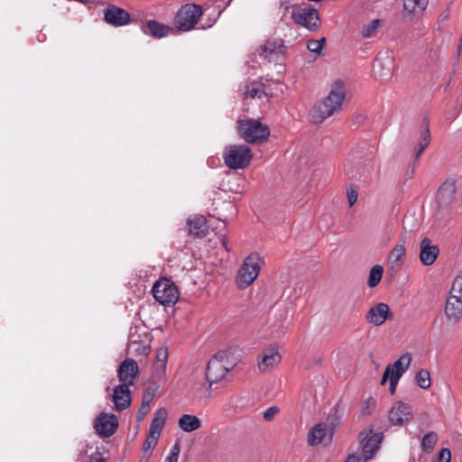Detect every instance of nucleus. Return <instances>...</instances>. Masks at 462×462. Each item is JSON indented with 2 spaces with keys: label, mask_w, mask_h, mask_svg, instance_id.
<instances>
[{
  "label": "nucleus",
  "mask_w": 462,
  "mask_h": 462,
  "mask_svg": "<svg viewBox=\"0 0 462 462\" xmlns=\"http://www.w3.org/2000/svg\"><path fill=\"white\" fill-rule=\"evenodd\" d=\"M345 97V84L341 80H337L332 84L328 95L324 99L317 102L311 108L310 112L311 122L313 124H320L336 112L341 110Z\"/></svg>",
  "instance_id": "nucleus-1"
},
{
  "label": "nucleus",
  "mask_w": 462,
  "mask_h": 462,
  "mask_svg": "<svg viewBox=\"0 0 462 462\" xmlns=\"http://www.w3.org/2000/svg\"><path fill=\"white\" fill-rule=\"evenodd\" d=\"M236 365V361L231 357L230 350L217 352L208 363L206 378L211 386L223 380L227 372L231 371Z\"/></svg>",
  "instance_id": "nucleus-2"
},
{
  "label": "nucleus",
  "mask_w": 462,
  "mask_h": 462,
  "mask_svg": "<svg viewBox=\"0 0 462 462\" xmlns=\"http://www.w3.org/2000/svg\"><path fill=\"white\" fill-rule=\"evenodd\" d=\"M262 266V259L257 254H251L238 270L236 282L239 289L250 286L258 277Z\"/></svg>",
  "instance_id": "nucleus-3"
},
{
  "label": "nucleus",
  "mask_w": 462,
  "mask_h": 462,
  "mask_svg": "<svg viewBox=\"0 0 462 462\" xmlns=\"http://www.w3.org/2000/svg\"><path fill=\"white\" fill-rule=\"evenodd\" d=\"M252 157L251 149L244 144L226 146L223 152L225 164L231 170L246 168Z\"/></svg>",
  "instance_id": "nucleus-4"
},
{
  "label": "nucleus",
  "mask_w": 462,
  "mask_h": 462,
  "mask_svg": "<svg viewBox=\"0 0 462 462\" xmlns=\"http://www.w3.org/2000/svg\"><path fill=\"white\" fill-rule=\"evenodd\" d=\"M202 15V8L196 4H186L177 12L174 24L180 32H189L195 28L199 17Z\"/></svg>",
  "instance_id": "nucleus-5"
},
{
  "label": "nucleus",
  "mask_w": 462,
  "mask_h": 462,
  "mask_svg": "<svg viewBox=\"0 0 462 462\" xmlns=\"http://www.w3.org/2000/svg\"><path fill=\"white\" fill-rule=\"evenodd\" d=\"M154 299L164 306H171L177 302L180 291L175 283L167 278L155 282L152 288Z\"/></svg>",
  "instance_id": "nucleus-6"
},
{
  "label": "nucleus",
  "mask_w": 462,
  "mask_h": 462,
  "mask_svg": "<svg viewBox=\"0 0 462 462\" xmlns=\"http://www.w3.org/2000/svg\"><path fill=\"white\" fill-rule=\"evenodd\" d=\"M383 435H365L360 441L361 453L350 454L345 462H367L380 448Z\"/></svg>",
  "instance_id": "nucleus-7"
},
{
  "label": "nucleus",
  "mask_w": 462,
  "mask_h": 462,
  "mask_svg": "<svg viewBox=\"0 0 462 462\" xmlns=\"http://www.w3.org/2000/svg\"><path fill=\"white\" fill-rule=\"evenodd\" d=\"M239 133L247 143H257L270 135L269 128L257 120H247L239 125Z\"/></svg>",
  "instance_id": "nucleus-8"
},
{
  "label": "nucleus",
  "mask_w": 462,
  "mask_h": 462,
  "mask_svg": "<svg viewBox=\"0 0 462 462\" xmlns=\"http://www.w3.org/2000/svg\"><path fill=\"white\" fill-rule=\"evenodd\" d=\"M344 411L340 410L338 403L334 405L325 420L316 424L309 433H333L336 428L342 422Z\"/></svg>",
  "instance_id": "nucleus-9"
},
{
  "label": "nucleus",
  "mask_w": 462,
  "mask_h": 462,
  "mask_svg": "<svg viewBox=\"0 0 462 462\" xmlns=\"http://www.w3.org/2000/svg\"><path fill=\"white\" fill-rule=\"evenodd\" d=\"M104 21L114 27H121L130 23L131 16L124 8L108 5L104 10Z\"/></svg>",
  "instance_id": "nucleus-10"
},
{
  "label": "nucleus",
  "mask_w": 462,
  "mask_h": 462,
  "mask_svg": "<svg viewBox=\"0 0 462 462\" xmlns=\"http://www.w3.org/2000/svg\"><path fill=\"white\" fill-rule=\"evenodd\" d=\"M285 47L282 40H270L262 47L260 56L272 62H282L284 59Z\"/></svg>",
  "instance_id": "nucleus-11"
},
{
  "label": "nucleus",
  "mask_w": 462,
  "mask_h": 462,
  "mask_svg": "<svg viewBox=\"0 0 462 462\" xmlns=\"http://www.w3.org/2000/svg\"><path fill=\"white\" fill-rule=\"evenodd\" d=\"M139 373L138 364L132 358L125 359L117 369V376L121 383L127 386L134 384V379Z\"/></svg>",
  "instance_id": "nucleus-12"
},
{
  "label": "nucleus",
  "mask_w": 462,
  "mask_h": 462,
  "mask_svg": "<svg viewBox=\"0 0 462 462\" xmlns=\"http://www.w3.org/2000/svg\"><path fill=\"white\" fill-rule=\"evenodd\" d=\"M294 21L310 30L318 28L319 14L314 8H298L292 12Z\"/></svg>",
  "instance_id": "nucleus-13"
},
{
  "label": "nucleus",
  "mask_w": 462,
  "mask_h": 462,
  "mask_svg": "<svg viewBox=\"0 0 462 462\" xmlns=\"http://www.w3.org/2000/svg\"><path fill=\"white\" fill-rule=\"evenodd\" d=\"M412 408L410 404L399 402L389 411L388 419L393 425H402L411 420Z\"/></svg>",
  "instance_id": "nucleus-14"
},
{
  "label": "nucleus",
  "mask_w": 462,
  "mask_h": 462,
  "mask_svg": "<svg viewBox=\"0 0 462 462\" xmlns=\"http://www.w3.org/2000/svg\"><path fill=\"white\" fill-rule=\"evenodd\" d=\"M439 248L432 245L429 237H424L420 244V260L425 266L432 265L438 258Z\"/></svg>",
  "instance_id": "nucleus-15"
},
{
  "label": "nucleus",
  "mask_w": 462,
  "mask_h": 462,
  "mask_svg": "<svg viewBox=\"0 0 462 462\" xmlns=\"http://www.w3.org/2000/svg\"><path fill=\"white\" fill-rule=\"evenodd\" d=\"M444 313L448 324L457 325L459 323L462 319V300L448 295Z\"/></svg>",
  "instance_id": "nucleus-16"
},
{
  "label": "nucleus",
  "mask_w": 462,
  "mask_h": 462,
  "mask_svg": "<svg viewBox=\"0 0 462 462\" xmlns=\"http://www.w3.org/2000/svg\"><path fill=\"white\" fill-rule=\"evenodd\" d=\"M390 308L386 303L380 302L376 303L369 309L366 313L365 319L367 322L374 325L381 326L386 319L391 316Z\"/></svg>",
  "instance_id": "nucleus-17"
},
{
  "label": "nucleus",
  "mask_w": 462,
  "mask_h": 462,
  "mask_svg": "<svg viewBox=\"0 0 462 462\" xmlns=\"http://www.w3.org/2000/svg\"><path fill=\"white\" fill-rule=\"evenodd\" d=\"M118 427V420L116 415L101 413L94 422L96 433H116Z\"/></svg>",
  "instance_id": "nucleus-18"
},
{
  "label": "nucleus",
  "mask_w": 462,
  "mask_h": 462,
  "mask_svg": "<svg viewBox=\"0 0 462 462\" xmlns=\"http://www.w3.org/2000/svg\"><path fill=\"white\" fill-rule=\"evenodd\" d=\"M456 184L453 180L445 181L438 189L436 199L441 208L448 207L455 199Z\"/></svg>",
  "instance_id": "nucleus-19"
},
{
  "label": "nucleus",
  "mask_w": 462,
  "mask_h": 462,
  "mask_svg": "<svg viewBox=\"0 0 462 462\" xmlns=\"http://www.w3.org/2000/svg\"><path fill=\"white\" fill-rule=\"evenodd\" d=\"M112 400L117 411H124L131 403V393L129 386L120 383L116 386L112 394Z\"/></svg>",
  "instance_id": "nucleus-20"
},
{
  "label": "nucleus",
  "mask_w": 462,
  "mask_h": 462,
  "mask_svg": "<svg viewBox=\"0 0 462 462\" xmlns=\"http://www.w3.org/2000/svg\"><path fill=\"white\" fill-rule=\"evenodd\" d=\"M142 31L146 35L160 39L168 36L173 29L155 20H149L147 23L142 27Z\"/></svg>",
  "instance_id": "nucleus-21"
},
{
  "label": "nucleus",
  "mask_w": 462,
  "mask_h": 462,
  "mask_svg": "<svg viewBox=\"0 0 462 462\" xmlns=\"http://www.w3.org/2000/svg\"><path fill=\"white\" fill-rule=\"evenodd\" d=\"M189 233L196 236H205L208 231L206 217L201 215L194 216L187 220Z\"/></svg>",
  "instance_id": "nucleus-22"
},
{
  "label": "nucleus",
  "mask_w": 462,
  "mask_h": 462,
  "mask_svg": "<svg viewBox=\"0 0 462 462\" xmlns=\"http://www.w3.org/2000/svg\"><path fill=\"white\" fill-rule=\"evenodd\" d=\"M429 123H430V121H429L428 117H424L422 119L423 129L421 130L420 138L418 140L416 154H415L416 160H418L420 158V154L423 152V151L427 148V146L430 143V133Z\"/></svg>",
  "instance_id": "nucleus-23"
},
{
  "label": "nucleus",
  "mask_w": 462,
  "mask_h": 462,
  "mask_svg": "<svg viewBox=\"0 0 462 462\" xmlns=\"http://www.w3.org/2000/svg\"><path fill=\"white\" fill-rule=\"evenodd\" d=\"M411 362V355L410 353L403 354L391 365V376L401 378L409 368Z\"/></svg>",
  "instance_id": "nucleus-24"
},
{
  "label": "nucleus",
  "mask_w": 462,
  "mask_h": 462,
  "mask_svg": "<svg viewBox=\"0 0 462 462\" xmlns=\"http://www.w3.org/2000/svg\"><path fill=\"white\" fill-rule=\"evenodd\" d=\"M281 356L275 349L267 350L262 357V361L258 364L259 369L265 371L268 368L277 365L281 362Z\"/></svg>",
  "instance_id": "nucleus-25"
},
{
  "label": "nucleus",
  "mask_w": 462,
  "mask_h": 462,
  "mask_svg": "<svg viewBox=\"0 0 462 462\" xmlns=\"http://www.w3.org/2000/svg\"><path fill=\"white\" fill-rule=\"evenodd\" d=\"M201 426L200 420L190 414H184L179 419V427L185 432H191Z\"/></svg>",
  "instance_id": "nucleus-26"
},
{
  "label": "nucleus",
  "mask_w": 462,
  "mask_h": 462,
  "mask_svg": "<svg viewBox=\"0 0 462 462\" xmlns=\"http://www.w3.org/2000/svg\"><path fill=\"white\" fill-rule=\"evenodd\" d=\"M167 414L168 413L165 409H159L158 411H156V412L153 415V419L152 420L151 426H150L149 433H161L162 432L164 423H165V420L167 418Z\"/></svg>",
  "instance_id": "nucleus-27"
},
{
  "label": "nucleus",
  "mask_w": 462,
  "mask_h": 462,
  "mask_svg": "<svg viewBox=\"0 0 462 462\" xmlns=\"http://www.w3.org/2000/svg\"><path fill=\"white\" fill-rule=\"evenodd\" d=\"M406 253L404 243L396 245L389 254V263L391 268L400 267L401 262L402 261Z\"/></svg>",
  "instance_id": "nucleus-28"
},
{
  "label": "nucleus",
  "mask_w": 462,
  "mask_h": 462,
  "mask_svg": "<svg viewBox=\"0 0 462 462\" xmlns=\"http://www.w3.org/2000/svg\"><path fill=\"white\" fill-rule=\"evenodd\" d=\"M427 6L426 0H403L404 11L409 14H421Z\"/></svg>",
  "instance_id": "nucleus-29"
},
{
  "label": "nucleus",
  "mask_w": 462,
  "mask_h": 462,
  "mask_svg": "<svg viewBox=\"0 0 462 462\" xmlns=\"http://www.w3.org/2000/svg\"><path fill=\"white\" fill-rule=\"evenodd\" d=\"M333 441V435H308L307 442L311 447L322 445L328 447Z\"/></svg>",
  "instance_id": "nucleus-30"
},
{
  "label": "nucleus",
  "mask_w": 462,
  "mask_h": 462,
  "mask_svg": "<svg viewBox=\"0 0 462 462\" xmlns=\"http://www.w3.org/2000/svg\"><path fill=\"white\" fill-rule=\"evenodd\" d=\"M382 25V20L381 19H374L365 24L361 32L363 38H372L376 35L378 29Z\"/></svg>",
  "instance_id": "nucleus-31"
},
{
  "label": "nucleus",
  "mask_w": 462,
  "mask_h": 462,
  "mask_svg": "<svg viewBox=\"0 0 462 462\" xmlns=\"http://www.w3.org/2000/svg\"><path fill=\"white\" fill-rule=\"evenodd\" d=\"M383 268L382 265L376 264L370 270L368 277V286L370 288L375 287L382 280Z\"/></svg>",
  "instance_id": "nucleus-32"
},
{
  "label": "nucleus",
  "mask_w": 462,
  "mask_h": 462,
  "mask_svg": "<svg viewBox=\"0 0 462 462\" xmlns=\"http://www.w3.org/2000/svg\"><path fill=\"white\" fill-rule=\"evenodd\" d=\"M418 386L423 390H427L431 385L430 372L427 369L420 370L415 376Z\"/></svg>",
  "instance_id": "nucleus-33"
},
{
  "label": "nucleus",
  "mask_w": 462,
  "mask_h": 462,
  "mask_svg": "<svg viewBox=\"0 0 462 462\" xmlns=\"http://www.w3.org/2000/svg\"><path fill=\"white\" fill-rule=\"evenodd\" d=\"M377 404L376 398L369 396L368 398L362 401L360 404V413L363 416H368L373 413Z\"/></svg>",
  "instance_id": "nucleus-34"
},
{
  "label": "nucleus",
  "mask_w": 462,
  "mask_h": 462,
  "mask_svg": "<svg viewBox=\"0 0 462 462\" xmlns=\"http://www.w3.org/2000/svg\"><path fill=\"white\" fill-rule=\"evenodd\" d=\"M449 295L462 300V272L454 279Z\"/></svg>",
  "instance_id": "nucleus-35"
},
{
  "label": "nucleus",
  "mask_w": 462,
  "mask_h": 462,
  "mask_svg": "<svg viewBox=\"0 0 462 462\" xmlns=\"http://www.w3.org/2000/svg\"><path fill=\"white\" fill-rule=\"evenodd\" d=\"M386 65H387V67L383 68L382 72H377V70H376L377 68L383 67V62H382L381 60H376L374 64V74L378 75L381 78L390 77L391 74H392V61L390 60H388L386 61Z\"/></svg>",
  "instance_id": "nucleus-36"
},
{
  "label": "nucleus",
  "mask_w": 462,
  "mask_h": 462,
  "mask_svg": "<svg viewBox=\"0 0 462 462\" xmlns=\"http://www.w3.org/2000/svg\"><path fill=\"white\" fill-rule=\"evenodd\" d=\"M159 435H147L145 441L143 444V453L152 455V449L158 443Z\"/></svg>",
  "instance_id": "nucleus-37"
},
{
  "label": "nucleus",
  "mask_w": 462,
  "mask_h": 462,
  "mask_svg": "<svg viewBox=\"0 0 462 462\" xmlns=\"http://www.w3.org/2000/svg\"><path fill=\"white\" fill-rule=\"evenodd\" d=\"M436 443V435H423V439L421 440V448L425 452L430 453L432 451Z\"/></svg>",
  "instance_id": "nucleus-38"
},
{
  "label": "nucleus",
  "mask_w": 462,
  "mask_h": 462,
  "mask_svg": "<svg viewBox=\"0 0 462 462\" xmlns=\"http://www.w3.org/2000/svg\"><path fill=\"white\" fill-rule=\"evenodd\" d=\"M168 360V350L167 348H160L157 350L156 354V363L162 371L165 370Z\"/></svg>",
  "instance_id": "nucleus-39"
},
{
  "label": "nucleus",
  "mask_w": 462,
  "mask_h": 462,
  "mask_svg": "<svg viewBox=\"0 0 462 462\" xmlns=\"http://www.w3.org/2000/svg\"><path fill=\"white\" fill-rule=\"evenodd\" d=\"M325 38L320 40H310L307 44V48L310 52L319 54L323 49Z\"/></svg>",
  "instance_id": "nucleus-40"
},
{
  "label": "nucleus",
  "mask_w": 462,
  "mask_h": 462,
  "mask_svg": "<svg viewBox=\"0 0 462 462\" xmlns=\"http://www.w3.org/2000/svg\"><path fill=\"white\" fill-rule=\"evenodd\" d=\"M180 452V441L177 440L176 443L171 447L169 455L165 457L164 462H178Z\"/></svg>",
  "instance_id": "nucleus-41"
},
{
  "label": "nucleus",
  "mask_w": 462,
  "mask_h": 462,
  "mask_svg": "<svg viewBox=\"0 0 462 462\" xmlns=\"http://www.w3.org/2000/svg\"><path fill=\"white\" fill-rule=\"evenodd\" d=\"M245 94L246 97H250L252 98H255V97L260 98L263 96H266V93L263 89L256 88L254 85H252L251 87H247V89L245 92Z\"/></svg>",
  "instance_id": "nucleus-42"
},
{
  "label": "nucleus",
  "mask_w": 462,
  "mask_h": 462,
  "mask_svg": "<svg viewBox=\"0 0 462 462\" xmlns=\"http://www.w3.org/2000/svg\"><path fill=\"white\" fill-rule=\"evenodd\" d=\"M279 411L280 409L278 406H271L263 412V417L265 420L271 421Z\"/></svg>",
  "instance_id": "nucleus-43"
},
{
  "label": "nucleus",
  "mask_w": 462,
  "mask_h": 462,
  "mask_svg": "<svg viewBox=\"0 0 462 462\" xmlns=\"http://www.w3.org/2000/svg\"><path fill=\"white\" fill-rule=\"evenodd\" d=\"M451 453L448 448H443L440 449L437 462H450Z\"/></svg>",
  "instance_id": "nucleus-44"
},
{
  "label": "nucleus",
  "mask_w": 462,
  "mask_h": 462,
  "mask_svg": "<svg viewBox=\"0 0 462 462\" xmlns=\"http://www.w3.org/2000/svg\"><path fill=\"white\" fill-rule=\"evenodd\" d=\"M106 458L104 454L97 449L89 456L88 462H106Z\"/></svg>",
  "instance_id": "nucleus-45"
},
{
  "label": "nucleus",
  "mask_w": 462,
  "mask_h": 462,
  "mask_svg": "<svg viewBox=\"0 0 462 462\" xmlns=\"http://www.w3.org/2000/svg\"><path fill=\"white\" fill-rule=\"evenodd\" d=\"M148 411H149L148 404L147 403H142V405H141V407L138 410L137 414H136L137 420H142L146 416Z\"/></svg>",
  "instance_id": "nucleus-46"
},
{
  "label": "nucleus",
  "mask_w": 462,
  "mask_h": 462,
  "mask_svg": "<svg viewBox=\"0 0 462 462\" xmlns=\"http://www.w3.org/2000/svg\"><path fill=\"white\" fill-rule=\"evenodd\" d=\"M357 197L358 195L356 190L351 189L347 191V199L350 207H352L356 202Z\"/></svg>",
  "instance_id": "nucleus-47"
},
{
  "label": "nucleus",
  "mask_w": 462,
  "mask_h": 462,
  "mask_svg": "<svg viewBox=\"0 0 462 462\" xmlns=\"http://www.w3.org/2000/svg\"><path fill=\"white\" fill-rule=\"evenodd\" d=\"M400 378H397V377H394V376H391L390 375V386H389V391L391 393V394H393L396 391V386L398 384V382H399Z\"/></svg>",
  "instance_id": "nucleus-48"
},
{
  "label": "nucleus",
  "mask_w": 462,
  "mask_h": 462,
  "mask_svg": "<svg viewBox=\"0 0 462 462\" xmlns=\"http://www.w3.org/2000/svg\"><path fill=\"white\" fill-rule=\"evenodd\" d=\"M390 375H391V365H388L382 376L381 384H384L388 379L390 380Z\"/></svg>",
  "instance_id": "nucleus-49"
},
{
  "label": "nucleus",
  "mask_w": 462,
  "mask_h": 462,
  "mask_svg": "<svg viewBox=\"0 0 462 462\" xmlns=\"http://www.w3.org/2000/svg\"><path fill=\"white\" fill-rule=\"evenodd\" d=\"M150 457H151V455L146 454V453H143V454H142V457H140L139 462H148V461H149Z\"/></svg>",
  "instance_id": "nucleus-50"
},
{
  "label": "nucleus",
  "mask_w": 462,
  "mask_h": 462,
  "mask_svg": "<svg viewBox=\"0 0 462 462\" xmlns=\"http://www.w3.org/2000/svg\"><path fill=\"white\" fill-rule=\"evenodd\" d=\"M457 55L460 56L462 59V34H461L460 42H459V44L457 47Z\"/></svg>",
  "instance_id": "nucleus-51"
},
{
  "label": "nucleus",
  "mask_w": 462,
  "mask_h": 462,
  "mask_svg": "<svg viewBox=\"0 0 462 462\" xmlns=\"http://www.w3.org/2000/svg\"><path fill=\"white\" fill-rule=\"evenodd\" d=\"M222 245H223V246H225L226 251H229V249L226 246V236H223V238H222Z\"/></svg>",
  "instance_id": "nucleus-52"
},
{
  "label": "nucleus",
  "mask_w": 462,
  "mask_h": 462,
  "mask_svg": "<svg viewBox=\"0 0 462 462\" xmlns=\"http://www.w3.org/2000/svg\"><path fill=\"white\" fill-rule=\"evenodd\" d=\"M150 401H151L150 399L145 400V398H143V402H142V403H147V404H148V406H149V405H150Z\"/></svg>",
  "instance_id": "nucleus-53"
},
{
  "label": "nucleus",
  "mask_w": 462,
  "mask_h": 462,
  "mask_svg": "<svg viewBox=\"0 0 462 462\" xmlns=\"http://www.w3.org/2000/svg\"><path fill=\"white\" fill-rule=\"evenodd\" d=\"M110 436H111V435H108V434H106V435H99V437H105V438H106V437H110Z\"/></svg>",
  "instance_id": "nucleus-54"
},
{
  "label": "nucleus",
  "mask_w": 462,
  "mask_h": 462,
  "mask_svg": "<svg viewBox=\"0 0 462 462\" xmlns=\"http://www.w3.org/2000/svg\"><path fill=\"white\" fill-rule=\"evenodd\" d=\"M409 462H415V458L414 457H411Z\"/></svg>",
  "instance_id": "nucleus-55"
},
{
  "label": "nucleus",
  "mask_w": 462,
  "mask_h": 462,
  "mask_svg": "<svg viewBox=\"0 0 462 462\" xmlns=\"http://www.w3.org/2000/svg\"><path fill=\"white\" fill-rule=\"evenodd\" d=\"M409 174H410V178H411L413 176V174H411V171H409Z\"/></svg>",
  "instance_id": "nucleus-56"
}]
</instances>
